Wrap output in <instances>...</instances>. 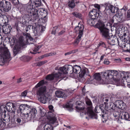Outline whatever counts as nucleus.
I'll return each instance as SVG.
<instances>
[{"instance_id":"f3484780","label":"nucleus","mask_w":130,"mask_h":130,"mask_svg":"<svg viewBox=\"0 0 130 130\" xmlns=\"http://www.w3.org/2000/svg\"><path fill=\"white\" fill-rule=\"evenodd\" d=\"M101 33L102 35V37L105 39L108 38L110 35H111L109 34V30L108 29L105 28L101 30H100Z\"/></svg>"},{"instance_id":"f704fd0d","label":"nucleus","mask_w":130,"mask_h":130,"mask_svg":"<svg viewBox=\"0 0 130 130\" xmlns=\"http://www.w3.org/2000/svg\"><path fill=\"white\" fill-rule=\"evenodd\" d=\"M44 130H53V128L50 124H47L44 126Z\"/></svg>"},{"instance_id":"58836bf2","label":"nucleus","mask_w":130,"mask_h":130,"mask_svg":"<svg viewBox=\"0 0 130 130\" xmlns=\"http://www.w3.org/2000/svg\"><path fill=\"white\" fill-rule=\"evenodd\" d=\"M121 112H120L118 111H115L113 113V115L115 117L117 118H118L119 120H120V117Z\"/></svg>"},{"instance_id":"69168bd1","label":"nucleus","mask_w":130,"mask_h":130,"mask_svg":"<svg viewBox=\"0 0 130 130\" xmlns=\"http://www.w3.org/2000/svg\"><path fill=\"white\" fill-rule=\"evenodd\" d=\"M127 18L130 19V11L128 10L127 11Z\"/></svg>"},{"instance_id":"cd10ccee","label":"nucleus","mask_w":130,"mask_h":130,"mask_svg":"<svg viewBox=\"0 0 130 130\" xmlns=\"http://www.w3.org/2000/svg\"><path fill=\"white\" fill-rule=\"evenodd\" d=\"M93 78H94L93 79V81L95 82L96 83H98L101 79L100 73H96L93 76Z\"/></svg>"},{"instance_id":"79ce46f5","label":"nucleus","mask_w":130,"mask_h":130,"mask_svg":"<svg viewBox=\"0 0 130 130\" xmlns=\"http://www.w3.org/2000/svg\"><path fill=\"white\" fill-rule=\"evenodd\" d=\"M72 14L75 17L79 18H80L82 17V15L80 13L76 12L72 13Z\"/></svg>"},{"instance_id":"6ab92c4d","label":"nucleus","mask_w":130,"mask_h":130,"mask_svg":"<svg viewBox=\"0 0 130 130\" xmlns=\"http://www.w3.org/2000/svg\"><path fill=\"white\" fill-rule=\"evenodd\" d=\"M99 14V13H98L96 9L92 10L89 13L90 18L95 20L98 17Z\"/></svg>"},{"instance_id":"4c0bfd02","label":"nucleus","mask_w":130,"mask_h":130,"mask_svg":"<svg viewBox=\"0 0 130 130\" xmlns=\"http://www.w3.org/2000/svg\"><path fill=\"white\" fill-rule=\"evenodd\" d=\"M95 20H94L90 18L88 20L87 22L88 24L92 26L93 25L95 24Z\"/></svg>"},{"instance_id":"338daca9","label":"nucleus","mask_w":130,"mask_h":130,"mask_svg":"<svg viewBox=\"0 0 130 130\" xmlns=\"http://www.w3.org/2000/svg\"><path fill=\"white\" fill-rule=\"evenodd\" d=\"M3 39V37L1 35H0V45L2 43V41Z\"/></svg>"},{"instance_id":"774afa93","label":"nucleus","mask_w":130,"mask_h":130,"mask_svg":"<svg viewBox=\"0 0 130 130\" xmlns=\"http://www.w3.org/2000/svg\"><path fill=\"white\" fill-rule=\"evenodd\" d=\"M96 106L95 108V110L94 111L95 112H96V113H98V111H99V109H100V108H99V109H98V108H96V107L97 106Z\"/></svg>"},{"instance_id":"a878e982","label":"nucleus","mask_w":130,"mask_h":130,"mask_svg":"<svg viewBox=\"0 0 130 130\" xmlns=\"http://www.w3.org/2000/svg\"><path fill=\"white\" fill-rule=\"evenodd\" d=\"M32 28V29H33L34 28V29H33V31L34 32V33L35 35V36H37L39 34V31L37 30L36 28H35V27H34L33 26L31 25H28L25 28V30L26 31H27L28 30L30 29L31 28Z\"/></svg>"},{"instance_id":"c85d7f7f","label":"nucleus","mask_w":130,"mask_h":130,"mask_svg":"<svg viewBox=\"0 0 130 130\" xmlns=\"http://www.w3.org/2000/svg\"><path fill=\"white\" fill-rule=\"evenodd\" d=\"M40 97L39 98V100L40 102L43 103L45 104L46 103L48 99V98L46 96V94L44 95L39 96Z\"/></svg>"},{"instance_id":"f03ea898","label":"nucleus","mask_w":130,"mask_h":130,"mask_svg":"<svg viewBox=\"0 0 130 130\" xmlns=\"http://www.w3.org/2000/svg\"><path fill=\"white\" fill-rule=\"evenodd\" d=\"M25 45V43L24 41L23 37L22 36L20 37L19 41L16 42L13 49V52L14 56L20 53L21 47Z\"/></svg>"},{"instance_id":"f257e3e1","label":"nucleus","mask_w":130,"mask_h":130,"mask_svg":"<svg viewBox=\"0 0 130 130\" xmlns=\"http://www.w3.org/2000/svg\"><path fill=\"white\" fill-rule=\"evenodd\" d=\"M104 77L107 79H112L115 81L116 83L119 86L125 84V80L127 85H130V76L125 77L124 73H118L116 71L107 70L104 73Z\"/></svg>"},{"instance_id":"473e14b6","label":"nucleus","mask_w":130,"mask_h":130,"mask_svg":"<svg viewBox=\"0 0 130 130\" xmlns=\"http://www.w3.org/2000/svg\"><path fill=\"white\" fill-rule=\"evenodd\" d=\"M13 104L14 103L9 102L8 103L6 104V109L9 112L11 110V107L13 105Z\"/></svg>"},{"instance_id":"7ed1b4c3","label":"nucleus","mask_w":130,"mask_h":130,"mask_svg":"<svg viewBox=\"0 0 130 130\" xmlns=\"http://www.w3.org/2000/svg\"><path fill=\"white\" fill-rule=\"evenodd\" d=\"M73 72L75 73H78L80 79H82L83 81L85 80L84 77V75L88 73V71L87 68H84L82 70L80 66L77 65H75L73 66Z\"/></svg>"},{"instance_id":"423d86ee","label":"nucleus","mask_w":130,"mask_h":130,"mask_svg":"<svg viewBox=\"0 0 130 130\" xmlns=\"http://www.w3.org/2000/svg\"><path fill=\"white\" fill-rule=\"evenodd\" d=\"M0 56H2L4 60V63L7 61H9L11 59L10 55L8 50L5 47H0Z\"/></svg>"},{"instance_id":"37998d69","label":"nucleus","mask_w":130,"mask_h":130,"mask_svg":"<svg viewBox=\"0 0 130 130\" xmlns=\"http://www.w3.org/2000/svg\"><path fill=\"white\" fill-rule=\"evenodd\" d=\"M124 47H126L127 48L125 51L129 52L130 51V43H127L124 45Z\"/></svg>"},{"instance_id":"412c9836","label":"nucleus","mask_w":130,"mask_h":130,"mask_svg":"<svg viewBox=\"0 0 130 130\" xmlns=\"http://www.w3.org/2000/svg\"><path fill=\"white\" fill-rule=\"evenodd\" d=\"M30 2L31 3L30 1L29 2V5L35 8L39 7L41 5V0H35V1L32 3L31 1Z\"/></svg>"},{"instance_id":"b1692460","label":"nucleus","mask_w":130,"mask_h":130,"mask_svg":"<svg viewBox=\"0 0 130 130\" xmlns=\"http://www.w3.org/2000/svg\"><path fill=\"white\" fill-rule=\"evenodd\" d=\"M20 110H23V112L24 111L28 112V111H29L31 109L30 106L26 104L21 105L20 106Z\"/></svg>"},{"instance_id":"ea45409f","label":"nucleus","mask_w":130,"mask_h":130,"mask_svg":"<svg viewBox=\"0 0 130 130\" xmlns=\"http://www.w3.org/2000/svg\"><path fill=\"white\" fill-rule=\"evenodd\" d=\"M62 72L61 73L59 72L58 73H55L53 74L54 77L56 78H61V75H62Z\"/></svg>"},{"instance_id":"2f4dec72","label":"nucleus","mask_w":130,"mask_h":130,"mask_svg":"<svg viewBox=\"0 0 130 130\" xmlns=\"http://www.w3.org/2000/svg\"><path fill=\"white\" fill-rule=\"evenodd\" d=\"M30 112H29L30 115H31L34 118L36 116V114L37 113V111L35 108H32L30 109Z\"/></svg>"},{"instance_id":"72a5a7b5","label":"nucleus","mask_w":130,"mask_h":130,"mask_svg":"<svg viewBox=\"0 0 130 130\" xmlns=\"http://www.w3.org/2000/svg\"><path fill=\"white\" fill-rule=\"evenodd\" d=\"M74 2V0H70L68 3L69 7L71 8H74L75 6V4Z\"/></svg>"},{"instance_id":"8fccbe9b","label":"nucleus","mask_w":130,"mask_h":130,"mask_svg":"<svg viewBox=\"0 0 130 130\" xmlns=\"http://www.w3.org/2000/svg\"><path fill=\"white\" fill-rule=\"evenodd\" d=\"M26 38L27 42H29V41H32L33 40L32 38L28 35H26Z\"/></svg>"},{"instance_id":"1a4fd4ad","label":"nucleus","mask_w":130,"mask_h":130,"mask_svg":"<svg viewBox=\"0 0 130 130\" xmlns=\"http://www.w3.org/2000/svg\"><path fill=\"white\" fill-rule=\"evenodd\" d=\"M86 104L90 106L87 108V113L88 115L91 116L93 119L98 118L97 115L93 112V108L92 107V103L91 101L89 99H87L86 100Z\"/></svg>"},{"instance_id":"aec40b11","label":"nucleus","mask_w":130,"mask_h":130,"mask_svg":"<svg viewBox=\"0 0 130 130\" xmlns=\"http://www.w3.org/2000/svg\"><path fill=\"white\" fill-rule=\"evenodd\" d=\"M22 116L23 117V122L30 121L34 118L33 117H32L31 115H30L29 113H27L26 114L23 113Z\"/></svg>"},{"instance_id":"864d4df0","label":"nucleus","mask_w":130,"mask_h":130,"mask_svg":"<svg viewBox=\"0 0 130 130\" xmlns=\"http://www.w3.org/2000/svg\"><path fill=\"white\" fill-rule=\"evenodd\" d=\"M4 63V60L2 56H0V65H2Z\"/></svg>"},{"instance_id":"de8ad7c7","label":"nucleus","mask_w":130,"mask_h":130,"mask_svg":"<svg viewBox=\"0 0 130 130\" xmlns=\"http://www.w3.org/2000/svg\"><path fill=\"white\" fill-rule=\"evenodd\" d=\"M15 111L9 112H10L9 113V118L11 117V118H13L15 116Z\"/></svg>"},{"instance_id":"bb28decb","label":"nucleus","mask_w":130,"mask_h":130,"mask_svg":"<svg viewBox=\"0 0 130 130\" xmlns=\"http://www.w3.org/2000/svg\"><path fill=\"white\" fill-rule=\"evenodd\" d=\"M111 5L110 4H108L106 5V7L105 10L104 11V12L105 14V16L106 17H108V15L109 14L111 10L110 8H111Z\"/></svg>"},{"instance_id":"052dcab7","label":"nucleus","mask_w":130,"mask_h":130,"mask_svg":"<svg viewBox=\"0 0 130 130\" xmlns=\"http://www.w3.org/2000/svg\"><path fill=\"white\" fill-rule=\"evenodd\" d=\"M7 122L6 121V120L5 119H4L3 120L2 124L3 125L5 126L6 125V122Z\"/></svg>"},{"instance_id":"a18cd8bd","label":"nucleus","mask_w":130,"mask_h":130,"mask_svg":"<svg viewBox=\"0 0 130 130\" xmlns=\"http://www.w3.org/2000/svg\"><path fill=\"white\" fill-rule=\"evenodd\" d=\"M54 77L53 75H49L46 76V79L47 80H52L54 79Z\"/></svg>"},{"instance_id":"e433bc0d","label":"nucleus","mask_w":130,"mask_h":130,"mask_svg":"<svg viewBox=\"0 0 130 130\" xmlns=\"http://www.w3.org/2000/svg\"><path fill=\"white\" fill-rule=\"evenodd\" d=\"M23 115V114H21L20 115V116H19V117H18L16 119V121L18 123H20L21 122H22L23 123H25V122H23V118L22 116Z\"/></svg>"},{"instance_id":"49530a36","label":"nucleus","mask_w":130,"mask_h":130,"mask_svg":"<svg viewBox=\"0 0 130 130\" xmlns=\"http://www.w3.org/2000/svg\"><path fill=\"white\" fill-rule=\"evenodd\" d=\"M16 41H17L15 40L14 38H12L11 39V40L9 39L10 43L11 45H14L15 43L16 42Z\"/></svg>"},{"instance_id":"dca6fc26","label":"nucleus","mask_w":130,"mask_h":130,"mask_svg":"<svg viewBox=\"0 0 130 130\" xmlns=\"http://www.w3.org/2000/svg\"><path fill=\"white\" fill-rule=\"evenodd\" d=\"M48 108L50 110V112L51 113V115H52L53 114L54 116H51V117L50 120V122L51 123H54L56 120V118L55 116V115H54L53 112L54 111V110L53 109V107L52 105H50L48 106Z\"/></svg>"},{"instance_id":"7c9ffc66","label":"nucleus","mask_w":130,"mask_h":130,"mask_svg":"<svg viewBox=\"0 0 130 130\" xmlns=\"http://www.w3.org/2000/svg\"><path fill=\"white\" fill-rule=\"evenodd\" d=\"M73 105L70 103H68L66 105H63V107L66 108L69 111H71L72 110Z\"/></svg>"},{"instance_id":"4d7b16f0","label":"nucleus","mask_w":130,"mask_h":130,"mask_svg":"<svg viewBox=\"0 0 130 130\" xmlns=\"http://www.w3.org/2000/svg\"><path fill=\"white\" fill-rule=\"evenodd\" d=\"M39 29H41V30L40 31L41 32H43L44 31L45 28V27H43L41 25L39 26Z\"/></svg>"},{"instance_id":"5701e85b","label":"nucleus","mask_w":130,"mask_h":130,"mask_svg":"<svg viewBox=\"0 0 130 130\" xmlns=\"http://www.w3.org/2000/svg\"><path fill=\"white\" fill-rule=\"evenodd\" d=\"M95 27L99 28L100 30L105 28V25L103 22L100 20L98 21V23L95 25Z\"/></svg>"},{"instance_id":"20e7f679","label":"nucleus","mask_w":130,"mask_h":130,"mask_svg":"<svg viewBox=\"0 0 130 130\" xmlns=\"http://www.w3.org/2000/svg\"><path fill=\"white\" fill-rule=\"evenodd\" d=\"M5 16V15H2L1 14L0 15V24L3 25V32L5 34H7L9 33L12 29L11 26L9 24H7V22L5 21L3 18ZM6 18V17L5 16Z\"/></svg>"},{"instance_id":"9d476101","label":"nucleus","mask_w":130,"mask_h":130,"mask_svg":"<svg viewBox=\"0 0 130 130\" xmlns=\"http://www.w3.org/2000/svg\"><path fill=\"white\" fill-rule=\"evenodd\" d=\"M28 5L27 7V11L29 15L30 16L33 18L34 20H36L38 18V13L37 9L34 8V7Z\"/></svg>"},{"instance_id":"4468645a","label":"nucleus","mask_w":130,"mask_h":130,"mask_svg":"<svg viewBox=\"0 0 130 130\" xmlns=\"http://www.w3.org/2000/svg\"><path fill=\"white\" fill-rule=\"evenodd\" d=\"M123 14L121 12H119L115 15H114L112 18L111 22L113 23L115 21L119 22L123 21Z\"/></svg>"},{"instance_id":"0e129e2a","label":"nucleus","mask_w":130,"mask_h":130,"mask_svg":"<svg viewBox=\"0 0 130 130\" xmlns=\"http://www.w3.org/2000/svg\"><path fill=\"white\" fill-rule=\"evenodd\" d=\"M56 53L55 52H54L53 53H49L48 54L49 55V56H51L54 55L56 54Z\"/></svg>"},{"instance_id":"e2e57ef3","label":"nucleus","mask_w":130,"mask_h":130,"mask_svg":"<svg viewBox=\"0 0 130 130\" xmlns=\"http://www.w3.org/2000/svg\"><path fill=\"white\" fill-rule=\"evenodd\" d=\"M65 32V30H62L59 33L58 35H62Z\"/></svg>"},{"instance_id":"393cba45","label":"nucleus","mask_w":130,"mask_h":130,"mask_svg":"<svg viewBox=\"0 0 130 130\" xmlns=\"http://www.w3.org/2000/svg\"><path fill=\"white\" fill-rule=\"evenodd\" d=\"M76 108L80 111V114L81 116H83L84 115L87 114L89 116H90L91 118H92L90 115H89L87 113V112L85 110V108L83 107H81L78 106H76Z\"/></svg>"},{"instance_id":"5fc2aeb1","label":"nucleus","mask_w":130,"mask_h":130,"mask_svg":"<svg viewBox=\"0 0 130 130\" xmlns=\"http://www.w3.org/2000/svg\"><path fill=\"white\" fill-rule=\"evenodd\" d=\"M94 6L95 8L98 9V11H100V5L98 4H95L94 5Z\"/></svg>"},{"instance_id":"6e6d98bb","label":"nucleus","mask_w":130,"mask_h":130,"mask_svg":"<svg viewBox=\"0 0 130 130\" xmlns=\"http://www.w3.org/2000/svg\"><path fill=\"white\" fill-rule=\"evenodd\" d=\"M104 63L105 64L108 65L110 63V62L106 58L104 60Z\"/></svg>"},{"instance_id":"f8f14e48","label":"nucleus","mask_w":130,"mask_h":130,"mask_svg":"<svg viewBox=\"0 0 130 130\" xmlns=\"http://www.w3.org/2000/svg\"><path fill=\"white\" fill-rule=\"evenodd\" d=\"M84 29V27L83 25H81L80 26H78L76 27L75 29H78L79 31V35L74 42V44L77 45L81 40V38L83 34V30Z\"/></svg>"},{"instance_id":"c756f323","label":"nucleus","mask_w":130,"mask_h":130,"mask_svg":"<svg viewBox=\"0 0 130 130\" xmlns=\"http://www.w3.org/2000/svg\"><path fill=\"white\" fill-rule=\"evenodd\" d=\"M56 96L59 98H63L65 97V94L63 92L61 91H56L55 93Z\"/></svg>"},{"instance_id":"9b49d317","label":"nucleus","mask_w":130,"mask_h":130,"mask_svg":"<svg viewBox=\"0 0 130 130\" xmlns=\"http://www.w3.org/2000/svg\"><path fill=\"white\" fill-rule=\"evenodd\" d=\"M38 13V17L40 15H41V17L42 19V22L45 23L47 21V18H46L47 14V12L46 10L43 8H39L37 9Z\"/></svg>"},{"instance_id":"c03bdc74","label":"nucleus","mask_w":130,"mask_h":130,"mask_svg":"<svg viewBox=\"0 0 130 130\" xmlns=\"http://www.w3.org/2000/svg\"><path fill=\"white\" fill-rule=\"evenodd\" d=\"M40 115L41 117L44 116L45 115V110L44 109H40Z\"/></svg>"},{"instance_id":"2eb2a0df","label":"nucleus","mask_w":130,"mask_h":130,"mask_svg":"<svg viewBox=\"0 0 130 130\" xmlns=\"http://www.w3.org/2000/svg\"><path fill=\"white\" fill-rule=\"evenodd\" d=\"M114 106L119 108L122 110H124L125 109L126 105L121 100H118L116 101L115 104H114Z\"/></svg>"},{"instance_id":"4be33fe9","label":"nucleus","mask_w":130,"mask_h":130,"mask_svg":"<svg viewBox=\"0 0 130 130\" xmlns=\"http://www.w3.org/2000/svg\"><path fill=\"white\" fill-rule=\"evenodd\" d=\"M120 116V119L129 121V115L127 112H121Z\"/></svg>"},{"instance_id":"bf43d9fd","label":"nucleus","mask_w":130,"mask_h":130,"mask_svg":"<svg viewBox=\"0 0 130 130\" xmlns=\"http://www.w3.org/2000/svg\"><path fill=\"white\" fill-rule=\"evenodd\" d=\"M23 110H20V106L19 108V109L17 110V112L18 113H20V115L21 114H23Z\"/></svg>"},{"instance_id":"0eeeda50","label":"nucleus","mask_w":130,"mask_h":130,"mask_svg":"<svg viewBox=\"0 0 130 130\" xmlns=\"http://www.w3.org/2000/svg\"><path fill=\"white\" fill-rule=\"evenodd\" d=\"M97 108L98 109L100 108V110L103 113H104L105 111H108L111 109L113 110H115V109L114 103L112 102H111L110 103L108 104L107 103L104 102V104H101L99 106H97L96 108Z\"/></svg>"},{"instance_id":"6e6552de","label":"nucleus","mask_w":130,"mask_h":130,"mask_svg":"<svg viewBox=\"0 0 130 130\" xmlns=\"http://www.w3.org/2000/svg\"><path fill=\"white\" fill-rule=\"evenodd\" d=\"M11 3L5 0L0 1V10L4 12H8L11 9Z\"/></svg>"},{"instance_id":"ddd939ff","label":"nucleus","mask_w":130,"mask_h":130,"mask_svg":"<svg viewBox=\"0 0 130 130\" xmlns=\"http://www.w3.org/2000/svg\"><path fill=\"white\" fill-rule=\"evenodd\" d=\"M60 70L63 73L66 74L69 73L72 74L73 73V67L70 65H67L63 67H61Z\"/></svg>"},{"instance_id":"603ef678","label":"nucleus","mask_w":130,"mask_h":130,"mask_svg":"<svg viewBox=\"0 0 130 130\" xmlns=\"http://www.w3.org/2000/svg\"><path fill=\"white\" fill-rule=\"evenodd\" d=\"M27 92V90H25L21 94V96L22 97H25L26 96Z\"/></svg>"},{"instance_id":"39448f33","label":"nucleus","mask_w":130,"mask_h":130,"mask_svg":"<svg viewBox=\"0 0 130 130\" xmlns=\"http://www.w3.org/2000/svg\"><path fill=\"white\" fill-rule=\"evenodd\" d=\"M44 84V80H42L38 83L34 87L36 88H38L37 89V94L39 96L44 95L46 94V87L45 86H42L40 87Z\"/></svg>"},{"instance_id":"680f3d73","label":"nucleus","mask_w":130,"mask_h":130,"mask_svg":"<svg viewBox=\"0 0 130 130\" xmlns=\"http://www.w3.org/2000/svg\"><path fill=\"white\" fill-rule=\"evenodd\" d=\"M57 26L53 28V29L52 32H55V33L56 32V31H57L58 30V29L57 28Z\"/></svg>"},{"instance_id":"a211bd4d","label":"nucleus","mask_w":130,"mask_h":130,"mask_svg":"<svg viewBox=\"0 0 130 130\" xmlns=\"http://www.w3.org/2000/svg\"><path fill=\"white\" fill-rule=\"evenodd\" d=\"M106 40L109 44L112 45H114L115 41H118L117 38L115 36H113L112 34L110 35L108 38H107Z\"/></svg>"},{"instance_id":"09e8293b","label":"nucleus","mask_w":130,"mask_h":130,"mask_svg":"<svg viewBox=\"0 0 130 130\" xmlns=\"http://www.w3.org/2000/svg\"><path fill=\"white\" fill-rule=\"evenodd\" d=\"M16 104H15L14 103L13 105L11 107V110L9 112H14V111H15L16 109Z\"/></svg>"},{"instance_id":"a19ab883","label":"nucleus","mask_w":130,"mask_h":130,"mask_svg":"<svg viewBox=\"0 0 130 130\" xmlns=\"http://www.w3.org/2000/svg\"><path fill=\"white\" fill-rule=\"evenodd\" d=\"M47 62V60L39 61L37 63V66L39 67H40L46 63Z\"/></svg>"},{"instance_id":"3c124183","label":"nucleus","mask_w":130,"mask_h":130,"mask_svg":"<svg viewBox=\"0 0 130 130\" xmlns=\"http://www.w3.org/2000/svg\"><path fill=\"white\" fill-rule=\"evenodd\" d=\"M99 46H102V47L106 48V50L107 49L106 46V45L103 42H101L99 44Z\"/></svg>"},{"instance_id":"c9c22d12","label":"nucleus","mask_w":130,"mask_h":130,"mask_svg":"<svg viewBox=\"0 0 130 130\" xmlns=\"http://www.w3.org/2000/svg\"><path fill=\"white\" fill-rule=\"evenodd\" d=\"M111 6V8H110L111 10L110 12H111L115 13L117 12L118 10V9L117 7H114L112 5Z\"/></svg>"},{"instance_id":"13d9d810","label":"nucleus","mask_w":130,"mask_h":130,"mask_svg":"<svg viewBox=\"0 0 130 130\" xmlns=\"http://www.w3.org/2000/svg\"><path fill=\"white\" fill-rule=\"evenodd\" d=\"M9 1L11 2L14 3V4H17L18 2V0H9Z\"/></svg>"}]
</instances>
